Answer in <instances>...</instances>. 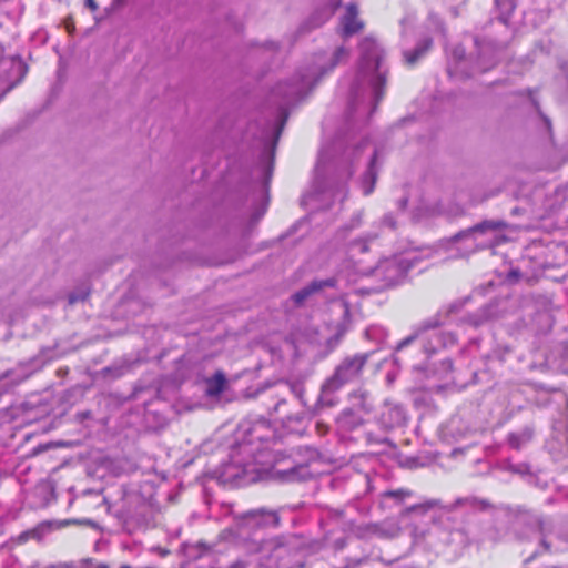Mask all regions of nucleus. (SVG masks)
Masks as SVG:
<instances>
[{
  "instance_id": "nucleus-1",
  "label": "nucleus",
  "mask_w": 568,
  "mask_h": 568,
  "mask_svg": "<svg viewBox=\"0 0 568 568\" xmlns=\"http://www.w3.org/2000/svg\"><path fill=\"white\" fill-rule=\"evenodd\" d=\"M348 57L349 51L345 47L341 45L335 49L328 65L318 64L316 65V70H312L306 73H298L290 82L278 83L274 88L273 95L282 99L280 116L275 123H267L261 136L264 142L263 165L266 182L271 179L275 145L286 122L287 115L285 113V108L306 95L318 81L320 77L332 71L337 64L346 61Z\"/></svg>"
},
{
  "instance_id": "nucleus-2",
  "label": "nucleus",
  "mask_w": 568,
  "mask_h": 568,
  "mask_svg": "<svg viewBox=\"0 0 568 568\" xmlns=\"http://www.w3.org/2000/svg\"><path fill=\"white\" fill-rule=\"evenodd\" d=\"M383 49L371 37L359 43V61L356 80L351 89L349 116L372 113L383 98L386 71L383 70Z\"/></svg>"
},
{
  "instance_id": "nucleus-3",
  "label": "nucleus",
  "mask_w": 568,
  "mask_h": 568,
  "mask_svg": "<svg viewBox=\"0 0 568 568\" xmlns=\"http://www.w3.org/2000/svg\"><path fill=\"white\" fill-rule=\"evenodd\" d=\"M422 261L418 253L409 252L381 260L369 272V276L376 281V285L366 288V293L381 292L400 284L407 273Z\"/></svg>"
},
{
  "instance_id": "nucleus-4",
  "label": "nucleus",
  "mask_w": 568,
  "mask_h": 568,
  "mask_svg": "<svg viewBox=\"0 0 568 568\" xmlns=\"http://www.w3.org/2000/svg\"><path fill=\"white\" fill-rule=\"evenodd\" d=\"M439 325L440 322L436 317L426 320L409 336L397 344L396 351L403 349L418 338H422L423 349L427 355L455 346L457 344L456 335L449 331H435Z\"/></svg>"
},
{
  "instance_id": "nucleus-5",
  "label": "nucleus",
  "mask_w": 568,
  "mask_h": 568,
  "mask_svg": "<svg viewBox=\"0 0 568 568\" xmlns=\"http://www.w3.org/2000/svg\"><path fill=\"white\" fill-rule=\"evenodd\" d=\"M368 358L369 353H357L344 357L333 375L325 381L324 389L338 390L346 384L358 382Z\"/></svg>"
},
{
  "instance_id": "nucleus-6",
  "label": "nucleus",
  "mask_w": 568,
  "mask_h": 568,
  "mask_svg": "<svg viewBox=\"0 0 568 568\" xmlns=\"http://www.w3.org/2000/svg\"><path fill=\"white\" fill-rule=\"evenodd\" d=\"M305 453L306 459L297 460L293 467L287 469L277 470L281 478L285 481H300L306 480L312 477L313 473L310 469L311 463L315 462L318 457L316 450L305 447L302 449Z\"/></svg>"
},
{
  "instance_id": "nucleus-7",
  "label": "nucleus",
  "mask_w": 568,
  "mask_h": 568,
  "mask_svg": "<svg viewBox=\"0 0 568 568\" xmlns=\"http://www.w3.org/2000/svg\"><path fill=\"white\" fill-rule=\"evenodd\" d=\"M406 422V413L402 405L385 400L378 416L379 425L385 429L400 427Z\"/></svg>"
},
{
  "instance_id": "nucleus-8",
  "label": "nucleus",
  "mask_w": 568,
  "mask_h": 568,
  "mask_svg": "<svg viewBox=\"0 0 568 568\" xmlns=\"http://www.w3.org/2000/svg\"><path fill=\"white\" fill-rule=\"evenodd\" d=\"M341 36L349 38L364 28V22L358 18V9L354 3L346 6V11L339 21Z\"/></svg>"
},
{
  "instance_id": "nucleus-9",
  "label": "nucleus",
  "mask_w": 568,
  "mask_h": 568,
  "mask_svg": "<svg viewBox=\"0 0 568 568\" xmlns=\"http://www.w3.org/2000/svg\"><path fill=\"white\" fill-rule=\"evenodd\" d=\"M508 224L503 220H485L467 230H464L453 236V241L457 242L463 239L474 237L476 234H485L487 232L503 231Z\"/></svg>"
},
{
  "instance_id": "nucleus-10",
  "label": "nucleus",
  "mask_w": 568,
  "mask_h": 568,
  "mask_svg": "<svg viewBox=\"0 0 568 568\" xmlns=\"http://www.w3.org/2000/svg\"><path fill=\"white\" fill-rule=\"evenodd\" d=\"M335 281L329 280H322V281H313L307 286L301 288L296 293L292 295V300L296 305H302L312 294L315 292L321 291L322 288L326 286H334Z\"/></svg>"
},
{
  "instance_id": "nucleus-11",
  "label": "nucleus",
  "mask_w": 568,
  "mask_h": 568,
  "mask_svg": "<svg viewBox=\"0 0 568 568\" xmlns=\"http://www.w3.org/2000/svg\"><path fill=\"white\" fill-rule=\"evenodd\" d=\"M535 435V428L532 425H527L519 429L518 432L510 433L507 437L508 445L519 450L528 443H530Z\"/></svg>"
},
{
  "instance_id": "nucleus-12",
  "label": "nucleus",
  "mask_w": 568,
  "mask_h": 568,
  "mask_svg": "<svg viewBox=\"0 0 568 568\" xmlns=\"http://www.w3.org/2000/svg\"><path fill=\"white\" fill-rule=\"evenodd\" d=\"M364 423V415L356 412L354 408L344 409L337 417V424L341 429L353 430Z\"/></svg>"
},
{
  "instance_id": "nucleus-13",
  "label": "nucleus",
  "mask_w": 568,
  "mask_h": 568,
  "mask_svg": "<svg viewBox=\"0 0 568 568\" xmlns=\"http://www.w3.org/2000/svg\"><path fill=\"white\" fill-rule=\"evenodd\" d=\"M349 400L352 404L351 408L359 412L362 415H367L373 409V403L369 394L365 390L358 389L349 394Z\"/></svg>"
},
{
  "instance_id": "nucleus-14",
  "label": "nucleus",
  "mask_w": 568,
  "mask_h": 568,
  "mask_svg": "<svg viewBox=\"0 0 568 568\" xmlns=\"http://www.w3.org/2000/svg\"><path fill=\"white\" fill-rule=\"evenodd\" d=\"M432 39L425 38L413 50H406L403 52L405 63L414 65L417 61L423 58L432 47Z\"/></svg>"
},
{
  "instance_id": "nucleus-15",
  "label": "nucleus",
  "mask_w": 568,
  "mask_h": 568,
  "mask_svg": "<svg viewBox=\"0 0 568 568\" xmlns=\"http://www.w3.org/2000/svg\"><path fill=\"white\" fill-rule=\"evenodd\" d=\"M206 393L209 396L221 395L227 384L225 374L222 371H216L211 377L206 379Z\"/></svg>"
},
{
  "instance_id": "nucleus-16",
  "label": "nucleus",
  "mask_w": 568,
  "mask_h": 568,
  "mask_svg": "<svg viewBox=\"0 0 568 568\" xmlns=\"http://www.w3.org/2000/svg\"><path fill=\"white\" fill-rule=\"evenodd\" d=\"M478 47L479 57L477 68L479 72H486L496 64L495 54H490L493 49L488 44H480L478 40L475 41Z\"/></svg>"
},
{
  "instance_id": "nucleus-17",
  "label": "nucleus",
  "mask_w": 568,
  "mask_h": 568,
  "mask_svg": "<svg viewBox=\"0 0 568 568\" xmlns=\"http://www.w3.org/2000/svg\"><path fill=\"white\" fill-rule=\"evenodd\" d=\"M376 156H377V151L375 150L369 160L367 171L362 179V187H363V193L365 195L371 194L375 186L376 176H377V172H376V168H375Z\"/></svg>"
},
{
  "instance_id": "nucleus-18",
  "label": "nucleus",
  "mask_w": 568,
  "mask_h": 568,
  "mask_svg": "<svg viewBox=\"0 0 568 568\" xmlns=\"http://www.w3.org/2000/svg\"><path fill=\"white\" fill-rule=\"evenodd\" d=\"M252 518L257 520L258 525L277 527L280 525V516L276 511L257 509L250 513Z\"/></svg>"
},
{
  "instance_id": "nucleus-19",
  "label": "nucleus",
  "mask_w": 568,
  "mask_h": 568,
  "mask_svg": "<svg viewBox=\"0 0 568 568\" xmlns=\"http://www.w3.org/2000/svg\"><path fill=\"white\" fill-rule=\"evenodd\" d=\"M336 390H326L324 389V384L322 385L321 395L317 398V402L313 408L314 414H318L325 407H333L336 405L337 400L334 396Z\"/></svg>"
},
{
  "instance_id": "nucleus-20",
  "label": "nucleus",
  "mask_w": 568,
  "mask_h": 568,
  "mask_svg": "<svg viewBox=\"0 0 568 568\" xmlns=\"http://www.w3.org/2000/svg\"><path fill=\"white\" fill-rule=\"evenodd\" d=\"M398 529L395 527L393 529V532H389V531H386L385 529H383L378 524H367L365 526L358 527V535L361 537H366V536H371V535H376V536H382V537H392L395 535V532Z\"/></svg>"
},
{
  "instance_id": "nucleus-21",
  "label": "nucleus",
  "mask_w": 568,
  "mask_h": 568,
  "mask_svg": "<svg viewBox=\"0 0 568 568\" xmlns=\"http://www.w3.org/2000/svg\"><path fill=\"white\" fill-rule=\"evenodd\" d=\"M352 174L353 171L347 170L343 178H339L334 184L329 186V192L332 193L333 197L341 196V200L345 197L346 181L352 176Z\"/></svg>"
},
{
  "instance_id": "nucleus-22",
  "label": "nucleus",
  "mask_w": 568,
  "mask_h": 568,
  "mask_svg": "<svg viewBox=\"0 0 568 568\" xmlns=\"http://www.w3.org/2000/svg\"><path fill=\"white\" fill-rule=\"evenodd\" d=\"M44 362L38 357L32 358L28 364H23L19 366V371H21L20 379H26L31 374L37 372L43 366Z\"/></svg>"
},
{
  "instance_id": "nucleus-23",
  "label": "nucleus",
  "mask_w": 568,
  "mask_h": 568,
  "mask_svg": "<svg viewBox=\"0 0 568 568\" xmlns=\"http://www.w3.org/2000/svg\"><path fill=\"white\" fill-rule=\"evenodd\" d=\"M497 9L499 10V20L504 23L507 22L510 13L514 10V2L513 0H495Z\"/></svg>"
},
{
  "instance_id": "nucleus-24",
  "label": "nucleus",
  "mask_w": 568,
  "mask_h": 568,
  "mask_svg": "<svg viewBox=\"0 0 568 568\" xmlns=\"http://www.w3.org/2000/svg\"><path fill=\"white\" fill-rule=\"evenodd\" d=\"M412 493L407 489L387 490L384 493V497L394 498L397 501H402L406 497H409Z\"/></svg>"
},
{
  "instance_id": "nucleus-25",
  "label": "nucleus",
  "mask_w": 568,
  "mask_h": 568,
  "mask_svg": "<svg viewBox=\"0 0 568 568\" xmlns=\"http://www.w3.org/2000/svg\"><path fill=\"white\" fill-rule=\"evenodd\" d=\"M291 392L298 398L301 399L302 404L305 405V402L303 399V393H304V388H303V385L301 384H297V383H287L286 384Z\"/></svg>"
},
{
  "instance_id": "nucleus-26",
  "label": "nucleus",
  "mask_w": 568,
  "mask_h": 568,
  "mask_svg": "<svg viewBox=\"0 0 568 568\" xmlns=\"http://www.w3.org/2000/svg\"><path fill=\"white\" fill-rule=\"evenodd\" d=\"M78 568H108L104 564L93 562L91 559H83L77 564Z\"/></svg>"
},
{
  "instance_id": "nucleus-27",
  "label": "nucleus",
  "mask_w": 568,
  "mask_h": 568,
  "mask_svg": "<svg viewBox=\"0 0 568 568\" xmlns=\"http://www.w3.org/2000/svg\"><path fill=\"white\" fill-rule=\"evenodd\" d=\"M89 295V292L88 291H81L79 293L77 292H73L69 295V303L70 304H75L80 301H84Z\"/></svg>"
},
{
  "instance_id": "nucleus-28",
  "label": "nucleus",
  "mask_w": 568,
  "mask_h": 568,
  "mask_svg": "<svg viewBox=\"0 0 568 568\" xmlns=\"http://www.w3.org/2000/svg\"><path fill=\"white\" fill-rule=\"evenodd\" d=\"M382 225L387 227V229H389V230H395L396 226H397V222H396L395 217L392 214H386L382 219Z\"/></svg>"
},
{
  "instance_id": "nucleus-29",
  "label": "nucleus",
  "mask_w": 568,
  "mask_h": 568,
  "mask_svg": "<svg viewBox=\"0 0 568 568\" xmlns=\"http://www.w3.org/2000/svg\"><path fill=\"white\" fill-rule=\"evenodd\" d=\"M509 469L514 473L526 474L529 471V466L526 464L511 465Z\"/></svg>"
},
{
  "instance_id": "nucleus-30",
  "label": "nucleus",
  "mask_w": 568,
  "mask_h": 568,
  "mask_svg": "<svg viewBox=\"0 0 568 568\" xmlns=\"http://www.w3.org/2000/svg\"><path fill=\"white\" fill-rule=\"evenodd\" d=\"M453 55L456 60H462L464 59L465 57V49L460 45H457L454 50H453Z\"/></svg>"
},
{
  "instance_id": "nucleus-31",
  "label": "nucleus",
  "mask_w": 568,
  "mask_h": 568,
  "mask_svg": "<svg viewBox=\"0 0 568 568\" xmlns=\"http://www.w3.org/2000/svg\"><path fill=\"white\" fill-rule=\"evenodd\" d=\"M362 215H363V214H362V212H357V213L353 216V219H352V221H351V227H352V229L357 227V226H359V225L362 224Z\"/></svg>"
},
{
  "instance_id": "nucleus-32",
  "label": "nucleus",
  "mask_w": 568,
  "mask_h": 568,
  "mask_svg": "<svg viewBox=\"0 0 568 568\" xmlns=\"http://www.w3.org/2000/svg\"><path fill=\"white\" fill-rule=\"evenodd\" d=\"M48 568H78L75 562H58L49 566Z\"/></svg>"
},
{
  "instance_id": "nucleus-33",
  "label": "nucleus",
  "mask_w": 568,
  "mask_h": 568,
  "mask_svg": "<svg viewBox=\"0 0 568 568\" xmlns=\"http://www.w3.org/2000/svg\"><path fill=\"white\" fill-rule=\"evenodd\" d=\"M247 567V561L245 560H236L235 562H233L231 565V568H246Z\"/></svg>"
},
{
  "instance_id": "nucleus-34",
  "label": "nucleus",
  "mask_w": 568,
  "mask_h": 568,
  "mask_svg": "<svg viewBox=\"0 0 568 568\" xmlns=\"http://www.w3.org/2000/svg\"><path fill=\"white\" fill-rule=\"evenodd\" d=\"M368 144V140H363L358 146L353 151V154L357 156L358 152L361 150H363L364 148H366V145Z\"/></svg>"
},
{
  "instance_id": "nucleus-35",
  "label": "nucleus",
  "mask_w": 568,
  "mask_h": 568,
  "mask_svg": "<svg viewBox=\"0 0 568 568\" xmlns=\"http://www.w3.org/2000/svg\"><path fill=\"white\" fill-rule=\"evenodd\" d=\"M435 505H437V501L433 500V501H428V503H426L425 505L415 506V508H425V509H428V508L434 507Z\"/></svg>"
},
{
  "instance_id": "nucleus-36",
  "label": "nucleus",
  "mask_w": 568,
  "mask_h": 568,
  "mask_svg": "<svg viewBox=\"0 0 568 568\" xmlns=\"http://www.w3.org/2000/svg\"><path fill=\"white\" fill-rule=\"evenodd\" d=\"M442 364H443V366H445V369H446L447 372H450V371H452V368H453V363H452V361H450V359H446V361H444Z\"/></svg>"
},
{
  "instance_id": "nucleus-37",
  "label": "nucleus",
  "mask_w": 568,
  "mask_h": 568,
  "mask_svg": "<svg viewBox=\"0 0 568 568\" xmlns=\"http://www.w3.org/2000/svg\"><path fill=\"white\" fill-rule=\"evenodd\" d=\"M87 6L92 10H97L98 9V4L95 3L94 0H87Z\"/></svg>"
},
{
  "instance_id": "nucleus-38",
  "label": "nucleus",
  "mask_w": 568,
  "mask_h": 568,
  "mask_svg": "<svg viewBox=\"0 0 568 568\" xmlns=\"http://www.w3.org/2000/svg\"><path fill=\"white\" fill-rule=\"evenodd\" d=\"M264 45H265V48H267V49H270L272 51H275L277 49V44L274 43V42H267Z\"/></svg>"
},
{
  "instance_id": "nucleus-39",
  "label": "nucleus",
  "mask_w": 568,
  "mask_h": 568,
  "mask_svg": "<svg viewBox=\"0 0 568 568\" xmlns=\"http://www.w3.org/2000/svg\"><path fill=\"white\" fill-rule=\"evenodd\" d=\"M284 404H285V400H284V399H283V400H280V402L275 405L274 410H275V412H280L281 406H282V405H284Z\"/></svg>"
},
{
  "instance_id": "nucleus-40",
  "label": "nucleus",
  "mask_w": 568,
  "mask_h": 568,
  "mask_svg": "<svg viewBox=\"0 0 568 568\" xmlns=\"http://www.w3.org/2000/svg\"><path fill=\"white\" fill-rule=\"evenodd\" d=\"M541 545L544 546V548H545L546 550H548V549H549V544L546 541V539H542V540H541Z\"/></svg>"
},
{
  "instance_id": "nucleus-41",
  "label": "nucleus",
  "mask_w": 568,
  "mask_h": 568,
  "mask_svg": "<svg viewBox=\"0 0 568 568\" xmlns=\"http://www.w3.org/2000/svg\"><path fill=\"white\" fill-rule=\"evenodd\" d=\"M510 275H513V276H518V275H519V272H518V271H511Z\"/></svg>"
},
{
  "instance_id": "nucleus-42",
  "label": "nucleus",
  "mask_w": 568,
  "mask_h": 568,
  "mask_svg": "<svg viewBox=\"0 0 568 568\" xmlns=\"http://www.w3.org/2000/svg\"><path fill=\"white\" fill-rule=\"evenodd\" d=\"M322 23H323L322 21H320V22H317V23H314V24H313V28H317V27H320Z\"/></svg>"
},
{
  "instance_id": "nucleus-43",
  "label": "nucleus",
  "mask_w": 568,
  "mask_h": 568,
  "mask_svg": "<svg viewBox=\"0 0 568 568\" xmlns=\"http://www.w3.org/2000/svg\"><path fill=\"white\" fill-rule=\"evenodd\" d=\"M366 248H367V247H366V244H362V246H361V251H362V252H364V251H366Z\"/></svg>"
},
{
  "instance_id": "nucleus-44",
  "label": "nucleus",
  "mask_w": 568,
  "mask_h": 568,
  "mask_svg": "<svg viewBox=\"0 0 568 568\" xmlns=\"http://www.w3.org/2000/svg\"><path fill=\"white\" fill-rule=\"evenodd\" d=\"M145 508H146V507H145V505H142V507H141V514H143V515H144V510H145Z\"/></svg>"
},
{
  "instance_id": "nucleus-45",
  "label": "nucleus",
  "mask_w": 568,
  "mask_h": 568,
  "mask_svg": "<svg viewBox=\"0 0 568 568\" xmlns=\"http://www.w3.org/2000/svg\"><path fill=\"white\" fill-rule=\"evenodd\" d=\"M144 521H145V518H143V519H138V520H136V524H141V523H144Z\"/></svg>"
},
{
  "instance_id": "nucleus-46",
  "label": "nucleus",
  "mask_w": 568,
  "mask_h": 568,
  "mask_svg": "<svg viewBox=\"0 0 568 568\" xmlns=\"http://www.w3.org/2000/svg\"><path fill=\"white\" fill-rule=\"evenodd\" d=\"M120 568H131L129 565H122Z\"/></svg>"
},
{
  "instance_id": "nucleus-47",
  "label": "nucleus",
  "mask_w": 568,
  "mask_h": 568,
  "mask_svg": "<svg viewBox=\"0 0 568 568\" xmlns=\"http://www.w3.org/2000/svg\"><path fill=\"white\" fill-rule=\"evenodd\" d=\"M29 568H37L36 566L29 567Z\"/></svg>"
}]
</instances>
